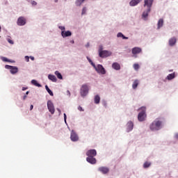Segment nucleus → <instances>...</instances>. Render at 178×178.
Masks as SVG:
<instances>
[{"instance_id":"14","label":"nucleus","mask_w":178,"mask_h":178,"mask_svg":"<svg viewBox=\"0 0 178 178\" xmlns=\"http://www.w3.org/2000/svg\"><path fill=\"white\" fill-rule=\"evenodd\" d=\"M133 127H134V124L133 123V122H128V123L127 124V131L128 132L131 131V130H133Z\"/></svg>"},{"instance_id":"44","label":"nucleus","mask_w":178,"mask_h":178,"mask_svg":"<svg viewBox=\"0 0 178 178\" xmlns=\"http://www.w3.org/2000/svg\"><path fill=\"white\" fill-rule=\"evenodd\" d=\"M30 58H31V60H34V57L31 56Z\"/></svg>"},{"instance_id":"12","label":"nucleus","mask_w":178,"mask_h":178,"mask_svg":"<svg viewBox=\"0 0 178 178\" xmlns=\"http://www.w3.org/2000/svg\"><path fill=\"white\" fill-rule=\"evenodd\" d=\"M86 161L87 162L91 163L92 165H95V163H97V159L93 156H88L86 158Z\"/></svg>"},{"instance_id":"21","label":"nucleus","mask_w":178,"mask_h":178,"mask_svg":"<svg viewBox=\"0 0 178 178\" xmlns=\"http://www.w3.org/2000/svg\"><path fill=\"white\" fill-rule=\"evenodd\" d=\"M138 84H139L138 80L136 79L132 84V88H134V90H136V88L138 87Z\"/></svg>"},{"instance_id":"20","label":"nucleus","mask_w":178,"mask_h":178,"mask_svg":"<svg viewBox=\"0 0 178 178\" xmlns=\"http://www.w3.org/2000/svg\"><path fill=\"white\" fill-rule=\"evenodd\" d=\"M176 38H172L169 40V45L170 47H173V45H175V44H176Z\"/></svg>"},{"instance_id":"37","label":"nucleus","mask_w":178,"mask_h":178,"mask_svg":"<svg viewBox=\"0 0 178 178\" xmlns=\"http://www.w3.org/2000/svg\"><path fill=\"white\" fill-rule=\"evenodd\" d=\"M78 109L80 111V112H83V111H84V110L83 109V107H81V106H79L78 107Z\"/></svg>"},{"instance_id":"1","label":"nucleus","mask_w":178,"mask_h":178,"mask_svg":"<svg viewBox=\"0 0 178 178\" xmlns=\"http://www.w3.org/2000/svg\"><path fill=\"white\" fill-rule=\"evenodd\" d=\"M163 122L161 118H156L149 126L150 130L152 131H158V130H161L162 129V124Z\"/></svg>"},{"instance_id":"2","label":"nucleus","mask_w":178,"mask_h":178,"mask_svg":"<svg viewBox=\"0 0 178 178\" xmlns=\"http://www.w3.org/2000/svg\"><path fill=\"white\" fill-rule=\"evenodd\" d=\"M152 3H154V0H144V8H147L143 13V17L145 19L148 17V13L151 12V8L152 7Z\"/></svg>"},{"instance_id":"47","label":"nucleus","mask_w":178,"mask_h":178,"mask_svg":"<svg viewBox=\"0 0 178 178\" xmlns=\"http://www.w3.org/2000/svg\"><path fill=\"white\" fill-rule=\"evenodd\" d=\"M57 111H59V113H60V109L57 108Z\"/></svg>"},{"instance_id":"9","label":"nucleus","mask_w":178,"mask_h":178,"mask_svg":"<svg viewBox=\"0 0 178 178\" xmlns=\"http://www.w3.org/2000/svg\"><path fill=\"white\" fill-rule=\"evenodd\" d=\"M17 26H24L26 24V18L24 17H19L17 21Z\"/></svg>"},{"instance_id":"39","label":"nucleus","mask_w":178,"mask_h":178,"mask_svg":"<svg viewBox=\"0 0 178 178\" xmlns=\"http://www.w3.org/2000/svg\"><path fill=\"white\" fill-rule=\"evenodd\" d=\"M8 42H9V44H13V40L8 39Z\"/></svg>"},{"instance_id":"34","label":"nucleus","mask_w":178,"mask_h":178,"mask_svg":"<svg viewBox=\"0 0 178 178\" xmlns=\"http://www.w3.org/2000/svg\"><path fill=\"white\" fill-rule=\"evenodd\" d=\"M31 5H32L33 6H37V1H31Z\"/></svg>"},{"instance_id":"24","label":"nucleus","mask_w":178,"mask_h":178,"mask_svg":"<svg viewBox=\"0 0 178 178\" xmlns=\"http://www.w3.org/2000/svg\"><path fill=\"white\" fill-rule=\"evenodd\" d=\"M101 101V97H99V95H97L95 96V104H99Z\"/></svg>"},{"instance_id":"27","label":"nucleus","mask_w":178,"mask_h":178,"mask_svg":"<svg viewBox=\"0 0 178 178\" xmlns=\"http://www.w3.org/2000/svg\"><path fill=\"white\" fill-rule=\"evenodd\" d=\"M84 1H86V0H76L75 2V4L76 6H81V3H83V2H84Z\"/></svg>"},{"instance_id":"16","label":"nucleus","mask_w":178,"mask_h":178,"mask_svg":"<svg viewBox=\"0 0 178 178\" xmlns=\"http://www.w3.org/2000/svg\"><path fill=\"white\" fill-rule=\"evenodd\" d=\"M61 35L62 37H63V38H66V37H70V35H72V32H70V31H63L61 32Z\"/></svg>"},{"instance_id":"40","label":"nucleus","mask_w":178,"mask_h":178,"mask_svg":"<svg viewBox=\"0 0 178 178\" xmlns=\"http://www.w3.org/2000/svg\"><path fill=\"white\" fill-rule=\"evenodd\" d=\"M66 119H67L66 113H64V120H65V122H66Z\"/></svg>"},{"instance_id":"38","label":"nucleus","mask_w":178,"mask_h":178,"mask_svg":"<svg viewBox=\"0 0 178 178\" xmlns=\"http://www.w3.org/2000/svg\"><path fill=\"white\" fill-rule=\"evenodd\" d=\"M87 59H88V62H90V63L92 64V65H94V63H92V60H91V59H90L88 57H87Z\"/></svg>"},{"instance_id":"31","label":"nucleus","mask_w":178,"mask_h":178,"mask_svg":"<svg viewBox=\"0 0 178 178\" xmlns=\"http://www.w3.org/2000/svg\"><path fill=\"white\" fill-rule=\"evenodd\" d=\"M134 68L135 69V70H138V69H140V65L137 63H135L134 65Z\"/></svg>"},{"instance_id":"18","label":"nucleus","mask_w":178,"mask_h":178,"mask_svg":"<svg viewBox=\"0 0 178 178\" xmlns=\"http://www.w3.org/2000/svg\"><path fill=\"white\" fill-rule=\"evenodd\" d=\"M113 69H115V70H120V64L118 63H113L112 65Z\"/></svg>"},{"instance_id":"41","label":"nucleus","mask_w":178,"mask_h":178,"mask_svg":"<svg viewBox=\"0 0 178 178\" xmlns=\"http://www.w3.org/2000/svg\"><path fill=\"white\" fill-rule=\"evenodd\" d=\"M33 108H34V106L31 105V107H30L31 111H33Z\"/></svg>"},{"instance_id":"43","label":"nucleus","mask_w":178,"mask_h":178,"mask_svg":"<svg viewBox=\"0 0 178 178\" xmlns=\"http://www.w3.org/2000/svg\"><path fill=\"white\" fill-rule=\"evenodd\" d=\"M27 98V95H24L23 99H26Z\"/></svg>"},{"instance_id":"32","label":"nucleus","mask_w":178,"mask_h":178,"mask_svg":"<svg viewBox=\"0 0 178 178\" xmlns=\"http://www.w3.org/2000/svg\"><path fill=\"white\" fill-rule=\"evenodd\" d=\"M87 12V8L83 7L82 9L81 15H86V13Z\"/></svg>"},{"instance_id":"42","label":"nucleus","mask_w":178,"mask_h":178,"mask_svg":"<svg viewBox=\"0 0 178 178\" xmlns=\"http://www.w3.org/2000/svg\"><path fill=\"white\" fill-rule=\"evenodd\" d=\"M26 90H27V88H24V87L22 88V91H26Z\"/></svg>"},{"instance_id":"25","label":"nucleus","mask_w":178,"mask_h":178,"mask_svg":"<svg viewBox=\"0 0 178 178\" xmlns=\"http://www.w3.org/2000/svg\"><path fill=\"white\" fill-rule=\"evenodd\" d=\"M117 37H118V38L121 37L123 40H129V38L124 36V35H123V33H118L117 35Z\"/></svg>"},{"instance_id":"35","label":"nucleus","mask_w":178,"mask_h":178,"mask_svg":"<svg viewBox=\"0 0 178 178\" xmlns=\"http://www.w3.org/2000/svg\"><path fill=\"white\" fill-rule=\"evenodd\" d=\"M25 60H26V62H30V57H29L28 56H26Z\"/></svg>"},{"instance_id":"7","label":"nucleus","mask_w":178,"mask_h":178,"mask_svg":"<svg viewBox=\"0 0 178 178\" xmlns=\"http://www.w3.org/2000/svg\"><path fill=\"white\" fill-rule=\"evenodd\" d=\"M80 92H81V97H86V95L88 94V86L86 84L82 85Z\"/></svg>"},{"instance_id":"3","label":"nucleus","mask_w":178,"mask_h":178,"mask_svg":"<svg viewBox=\"0 0 178 178\" xmlns=\"http://www.w3.org/2000/svg\"><path fill=\"white\" fill-rule=\"evenodd\" d=\"M139 111H140V112L138 115V120L139 122H144L147 118V113H145L147 108L145 106H142L139 108Z\"/></svg>"},{"instance_id":"49","label":"nucleus","mask_w":178,"mask_h":178,"mask_svg":"<svg viewBox=\"0 0 178 178\" xmlns=\"http://www.w3.org/2000/svg\"><path fill=\"white\" fill-rule=\"evenodd\" d=\"M55 1V2H58V0H54Z\"/></svg>"},{"instance_id":"22","label":"nucleus","mask_w":178,"mask_h":178,"mask_svg":"<svg viewBox=\"0 0 178 178\" xmlns=\"http://www.w3.org/2000/svg\"><path fill=\"white\" fill-rule=\"evenodd\" d=\"M157 29H161L163 26V19H160L157 24Z\"/></svg>"},{"instance_id":"23","label":"nucleus","mask_w":178,"mask_h":178,"mask_svg":"<svg viewBox=\"0 0 178 178\" xmlns=\"http://www.w3.org/2000/svg\"><path fill=\"white\" fill-rule=\"evenodd\" d=\"M45 89L47 91V92H49V95H51V97H54V92H52V90H51V89H49L48 85L45 86Z\"/></svg>"},{"instance_id":"13","label":"nucleus","mask_w":178,"mask_h":178,"mask_svg":"<svg viewBox=\"0 0 178 178\" xmlns=\"http://www.w3.org/2000/svg\"><path fill=\"white\" fill-rule=\"evenodd\" d=\"M87 156H97V150L90 149L86 152Z\"/></svg>"},{"instance_id":"17","label":"nucleus","mask_w":178,"mask_h":178,"mask_svg":"<svg viewBox=\"0 0 178 178\" xmlns=\"http://www.w3.org/2000/svg\"><path fill=\"white\" fill-rule=\"evenodd\" d=\"M141 2V0H131L129 3L130 6H136Z\"/></svg>"},{"instance_id":"33","label":"nucleus","mask_w":178,"mask_h":178,"mask_svg":"<svg viewBox=\"0 0 178 178\" xmlns=\"http://www.w3.org/2000/svg\"><path fill=\"white\" fill-rule=\"evenodd\" d=\"M2 60H3V62H12V61H10L9 59H8L6 57H3L2 58Z\"/></svg>"},{"instance_id":"6","label":"nucleus","mask_w":178,"mask_h":178,"mask_svg":"<svg viewBox=\"0 0 178 178\" xmlns=\"http://www.w3.org/2000/svg\"><path fill=\"white\" fill-rule=\"evenodd\" d=\"M5 67L6 69H8V70H10L11 74H16V73L19 72V69L17 68V67L6 65Z\"/></svg>"},{"instance_id":"30","label":"nucleus","mask_w":178,"mask_h":178,"mask_svg":"<svg viewBox=\"0 0 178 178\" xmlns=\"http://www.w3.org/2000/svg\"><path fill=\"white\" fill-rule=\"evenodd\" d=\"M175 78V73L172 74H170L168 75L167 79L168 80H173V79Z\"/></svg>"},{"instance_id":"19","label":"nucleus","mask_w":178,"mask_h":178,"mask_svg":"<svg viewBox=\"0 0 178 178\" xmlns=\"http://www.w3.org/2000/svg\"><path fill=\"white\" fill-rule=\"evenodd\" d=\"M48 79H49V80H51V81H53L54 83H56V81L58 80L56 79V76H55V75H52V74H49Z\"/></svg>"},{"instance_id":"10","label":"nucleus","mask_w":178,"mask_h":178,"mask_svg":"<svg viewBox=\"0 0 178 178\" xmlns=\"http://www.w3.org/2000/svg\"><path fill=\"white\" fill-rule=\"evenodd\" d=\"M70 138L74 142L79 141V136L73 130L71 131Z\"/></svg>"},{"instance_id":"28","label":"nucleus","mask_w":178,"mask_h":178,"mask_svg":"<svg viewBox=\"0 0 178 178\" xmlns=\"http://www.w3.org/2000/svg\"><path fill=\"white\" fill-rule=\"evenodd\" d=\"M31 83H32V84H33V86H35L36 87H41V84L37 83V81L35 80V79H33V80L31 81Z\"/></svg>"},{"instance_id":"45","label":"nucleus","mask_w":178,"mask_h":178,"mask_svg":"<svg viewBox=\"0 0 178 178\" xmlns=\"http://www.w3.org/2000/svg\"><path fill=\"white\" fill-rule=\"evenodd\" d=\"M175 138H178V134H175Z\"/></svg>"},{"instance_id":"29","label":"nucleus","mask_w":178,"mask_h":178,"mask_svg":"<svg viewBox=\"0 0 178 178\" xmlns=\"http://www.w3.org/2000/svg\"><path fill=\"white\" fill-rule=\"evenodd\" d=\"M151 166V163L146 161L145 162V163L143 164V168L145 169H147V168H149Z\"/></svg>"},{"instance_id":"26","label":"nucleus","mask_w":178,"mask_h":178,"mask_svg":"<svg viewBox=\"0 0 178 178\" xmlns=\"http://www.w3.org/2000/svg\"><path fill=\"white\" fill-rule=\"evenodd\" d=\"M55 74L60 80H62V79H63V77L62 76V74H60V72H59L58 71H56Z\"/></svg>"},{"instance_id":"36","label":"nucleus","mask_w":178,"mask_h":178,"mask_svg":"<svg viewBox=\"0 0 178 178\" xmlns=\"http://www.w3.org/2000/svg\"><path fill=\"white\" fill-rule=\"evenodd\" d=\"M60 30H62V31H65V26H59Z\"/></svg>"},{"instance_id":"11","label":"nucleus","mask_w":178,"mask_h":178,"mask_svg":"<svg viewBox=\"0 0 178 178\" xmlns=\"http://www.w3.org/2000/svg\"><path fill=\"white\" fill-rule=\"evenodd\" d=\"M98 170L103 175H107V173H109V168L107 167H99Z\"/></svg>"},{"instance_id":"8","label":"nucleus","mask_w":178,"mask_h":178,"mask_svg":"<svg viewBox=\"0 0 178 178\" xmlns=\"http://www.w3.org/2000/svg\"><path fill=\"white\" fill-rule=\"evenodd\" d=\"M47 108L49 111L51 113V115H54L55 113V108L54 107V103L51 100H49L47 102Z\"/></svg>"},{"instance_id":"46","label":"nucleus","mask_w":178,"mask_h":178,"mask_svg":"<svg viewBox=\"0 0 178 178\" xmlns=\"http://www.w3.org/2000/svg\"><path fill=\"white\" fill-rule=\"evenodd\" d=\"M29 92L27 91V92H26V95H29Z\"/></svg>"},{"instance_id":"15","label":"nucleus","mask_w":178,"mask_h":178,"mask_svg":"<svg viewBox=\"0 0 178 178\" xmlns=\"http://www.w3.org/2000/svg\"><path fill=\"white\" fill-rule=\"evenodd\" d=\"M143 50L140 47H134L132 49L133 55H137V54H141Z\"/></svg>"},{"instance_id":"48","label":"nucleus","mask_w":178,"mask_h":178,"mask_svg":"<svg viewBox=\"0 0 178 178\" xmlns=\"http://www.w3.org/2000/svg\"><path fill=\"white\" fill-rule=\"evenodd\" d=\"M0 31H2V28L1 27V26H0Z\"/></svg>"},{"instance_id":"4","label":"nucleus","mask_w":178,"mask_h":178,"mask_svg":"<svg viewBox=\"0 0 178 178\" xmlns=\"http://www.w3.org/2000/svg\"><path fill=\"white\" fill-rule=\"evenodd\" d=\"M112 55V52L108 50H99V56L100 58H108V56H111Z\"/></svg>"},{"instance_id":"5","label":"nucleus","mask_w":178,"mask_h":178,"mask_svg":"<svg viewBox=\"0 0 178 178\" xmlns=\"http://www.w3.org/2000/svg\"><path fill=\"white\" fill-rule=\"evenodd\" d=\"M92 66L95 67L97 73H99L100 74H105V73H106V71H105V68H104L102 65H98L97 66H95V64H92Z\"/></svg>"}]
</instances>
